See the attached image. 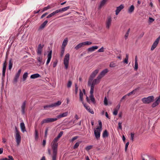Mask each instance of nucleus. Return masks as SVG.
I'll return each mask as SVG.
<instances>
[{
    "label": "nucleus",
    "instance_id": "nucleus-14",
    "mask_svg": "<svg viewBox=\"0 0 160 160\" xmlns=\"http://www.w3.org/2000/svg\"><path fill=\"white\" fill-rule=\"evenodd\" d=\"M112 19L111 17H109L108 18V21L106 23V28L109 29L111 25Z\"/></svg>",
    "mask_w": 160,
    "mask_h": 160
},
{
    "label": "nucleus",
    "instance_id": "nucleus-6",
    "mask_svg": "<svg viewBox=\"0 0 160 160\" xmlns=\"http://www.w3.org/2000/svg\"><path fill=\"white\" fill-rule=\"evenodd\" d=\"M57 120V118H48L43 120L41 122L42 124L45 123H48L53 122Z\"/></svg>",
    "mask_w": 160,
    "mask_h": 160
},
{
    "label": "nucleus",
    "instance_id": "nucleus-16",
    "mask_svg": "<svg viewBox=\"0 0 160 160\" xmlns=\"http://www.w3.org/2000/svg\"><path fill=\"white\" fill-rule=\"evenodd\" d=\"M68 115V112H66L64 113H61L59 115H58L57 116V119H58V118H60L62 117H65L67 116Z\"/></svg>",
    "mask_w": 160,
    "mask_h": 160
},
{
    "label": "nucleus",
    "instance_id": "nucleus-1",
    "mask_svg": "<svg viewBox=\"0 0 160 160\" xmlns=\"http://www.w3.org/2000/svg\"><path fill=\"white\" fill-rule=\"evenodd\" d=\"M100 81V79L98 78V77H97L96 79L94 80H93V78H89L88 82V85L91 87V89L90 91V95L89 96L90 99L87 96L86 97V101L88 103H90V101H91L94 104H95L96 101L93 94L94 86L96 84L99 83Z\"/></svg>",
    "mask_w": 160,
    "mask_h": 160
},
{
    "label": "nucleus",
    "instance_id": "nucleus-33",
    "mask_svg": "<svg viewBox=\"0 0 160 160\" xmlns=\"http://www.w3.org/2000/svg\"><path fill=\"white\" fill-rule=\"evenodd\" d=\"M83 46V44L82 42L80 43L79 44H78L77 46H76L75 48L76 49L78 50L79 48H81Z\"/></svg>",
    "mask_w": 160,
    "mask_h": 160
},
{
    "label": "nucleus",
    "instance_id": "nucleus-10",
    "mask_svg": "<svg viewBox=\"0 0 160 160\" xmlns=\"http://www.w3.org/2000/svg\"><path fill=\"white\" fill-rule=\"evenodd\" d=\"M84 106L85 108L90 113L92 114H94V112L92 109H91L90 107L87 105L85 103H83Z\"/></svg>",
    "mask_w": 160,
    "mask_h": 160
},
{
    "label": "nucleus",
    "instance_id": "nucleus-35",
    "mask_svg": "<svg viewBox=\"0 0 160 160\" xmlns=\"http://www.w3.org/2000/svg\"><path fill=\"white\" fill-rule=\"evenodd\" d=\"M134 6L133 5H131L128 9V12L130 13L132 12L134 10Z\"/></svg>",
    "mask_w": 160,
    "mask_h": 160
},
{
    "label": "nucleus",
    "instance_id": "nucleus-37",
    "mask_svg": "<svg viewBox=\"0 0 160 160\" xmlns=\"http://www.w3.org/2000/svg\"><path fill=\"white\" fill-rule=\"evenodd\" d=\"M128 55L127 54L126 55L125 58L124 59L123 62L126 64L128 63Z\"/></svg>",
    "mask_w": 160,
    "mask_h": 160
},
{
    "label": "nucleus",
    "instance_id": "nucleus-3",
    "mask_svg": "<svg viewBox=\"0 0 160 160\" xmlns=\"http://www.w3.org/2000/svg\"><path fill=\"white\" fill-rule=\"evenodd\" d=\"M99 126L94 129V134L95 138L97 139H99L101 131L102 130V123L101 121H98Z\"/></svg>",
    "mask_w": 160,
    "mask_h": 160
},
{
    "label": "nucleus",
    "instance_id": "nucleus-46",
    "mask_svg": "<svg viewBox=\"0 0 160 160\" xmlns=\"http://www.w3.org/2000/svg\"><path fill=\"white\" fill-rule=\"evenodd\" d=\"M78 138V136L75 137H73L72 138V139L70 140L71 142H73L74 140H75L76 139H77Z\"/></svg>",
    "mask_w": 160,
    "mask_h": 160
},
{
    "label": "nucleus",
    "instance_id": "nucleus-44",
    "mask_svg": "<svg viewBox=\"0 0 160 160\" xmlns=\"http://www.w3.org/2000/svg\"><path fill=\"white\" fill-rule=\"evenodd\" d=\"M63 134V132L62 131L58 135L57 137L58 138H59Z\"/></svg>",
    "mask_w": 160,
    "mask_h": 160
},
{
    "label": "nucleus",
    "instance_id": "nucleus-22",
    "mask_svg": "<svg viewBox=\"0 0 160 160\" xmlns=\"http://www.w3.org/2000/svg\"><path fill=\"white\" fill-rule=\"evenodd\" d=\"M98 48L97 46H93L88 49V51L89 52H91L94 51L95 49H97Z\"/></svg>",
    "mask_w": 160,
    "mask_h": 160
},
{
    "label": "nucleus",
    "instance_id": "nucleus-25",
    "mask_svg": "<svg viewBox=\"0 0 160 160\" xmlns=\"http://www.w3.org/2000/svg\"><path fill=\"white\" fill-rule=\"evenodd\" d=\"M83 93L82 92L81 90H80L79 92V98L80 99L81 101L82 102L83 104L84 103H83Z\"/></svg>",
    "mask_w": 160,
    "mask_h": 160
},
{
    "label": "nucleus",
    "instance_id": "nucleus-29",
    "mask_svg": "<svg viewBox=\"0 0 160 160\" xmlns=\"http://www.w3.org/2000/svg\"><path fill=\"white\" fill-rule=\"evenodd\" d=\"M160 103V102H159L157 100H156V101L154 102L152 104V108H154L158 106L159 103Z\"/></svg>",
    "mask_w": 160,
    "mask_h": 160
},
{
    "label": "nucleus",
    "instance_id": "nucleus-11",
    "mask_svg": "<svg viewBox=\"0 0 160 160\" xmlns=\"http://www.w3.org/2000/svg\"><path fill=\"white\" fill-rule=\"evenodd\" d=\"M44 45L42 46L41 44H39L38 48L37 54L38 55H41L42 53V49Z\"/></svg>",
    "mask_w": 160,
    "mask_h": 160
},
{
    "label": "nucleus",
    "instance_id": "nucleus-18",
    "mask_svg": "<svg viewBox=\"0 0 160 160\" xmlns=\"http://www.w3.org/2000/svg\"><path fill=\"white\" fill-rule=\"evenodd\" d=\"M68 42V39L67 38H66L63 40L62 46V48H65L66 45H67Z\"/></svg>",
    "mask_w": 160,
    "mask_h": 160
},
{
    "label": "nucleus",
    "instance_id": "nucleus-20",
    "mask_svg": "<svg viewBox=\"0 0 160 160\" xmlns=\"http://www.w3.org/2000/svg\"><path fill=\"white\" fill-rule=\"evenodd\" d=\"M21 72V70L20 69L18 70L17 73L16 74L14 78V81L17 82L20 75Z\"/></svg>",
    "mask_w": 160,
    "mask_h": 160
},
{
    "label": "nucleus",
    "instance_id": "nucleus-34",
    "mask_svg": "<svg viewBox=\"0 0 160 160\" xmlns=\"http://www.w3.org/2000/svg\"><path fill=\"white\" fill-rule=\"evenodd\" d=\"M108 136V133L107 131L105 130L104 131L103 134L102 136L103 138L107 137Z\"/></svg>",
    "mask_w": 160,
    "mask_h": 160
},
{
    "label": "nucleus",
    "instance_id": "nucleus-23",
    "mask_svg": "<svg viewBox=\"0 0 160 160\" xmlns=\"http://www.w3.org/2000/svg\"><path fill=\"white\" fill-rule=\"evenodd\" d=\"M40 75L38 74L35 73L32 75L30 76V78L32 79H34L36 78H38L40 77Z\"/></svg>",
    "mask_w": 160,
    "mask_h": 160
},
{
    "label": "nucleus",
    "instance_id": "nucleus-47",
    "mask_svg": "<svg viewBox=\"0 0 160 160\" xmlns=\"http://www.w3.org/2000/svg\"><path fill=\"white\" fill-rule=\"evenodd\" d=\"M72 84V82L71 81H69L68 84H67V87L68 88H70L71 87Z\"/></svg>",
    "mask_w": 160,
    "mask_h": 160
},
{
    "label": "nucleus",
    "instance_id": "nucleus-24",
    "mask_svg": "<svg viewBox=\"0 0 160 160\" xmlns=\"http://www.w3.org/2000/svg\"><path fill=\"white\" fill-rule=\"evenodd\" d=\"M48 22V21L47 20H46L39 27L40 29H42L47 24Z\"/></svg>",
    "mask_w": 160,
    "mask_h": 160
},
{
    "label": "nucleus",
    "instance_id": "nucleus-52",
    "mask_svg": "<svg viewBox=\"0 0 160 160\" xmlns=\"http://www.w3.org/2000/svg\"><path fill=\"white\" fill-rule=\"evenodd\" d=\"M42 58L41 57H39L37 58L38 61L40 63H41Z\"/></svg>",
    "mask_w": 160,
    "mask_h": 160
},
{
    "label": "nucleus",
    "instance_id": "nucleus-38",
    "mask_svg": "<svg viewBox=\"0 0 160 160\" xmlns=\"http://www.w3.org/2000/svg\"><path fill=\"white\" fill-rule=\"evenodd\" d=\"M116 66V64L113 62H111L109 65V67L111 68H114Z\"/></svg>",
    "mask_w": 160,
    "mask_h": 160
},
{
    "label": "nucleus",
    "instance_id": "nucleus-63",
    "mask_svg": "<svg viewBox=\"0 0 160 160\" xmlns=\"http://www.w3.org/2000/svg\"><path fill=\"white\" fill-rule=\"evenodd\" d=\"M46 141L45 139L43 140L42 142V145L43 147H44L46 145Z\"/></svg>",
    "mask_w": 160,
    "mask_h": 160
},
{
    "label": "nucleus",
    "instance_id": "nucleus-4",
    "mask_svg": "<svg viewBox=\"0 0 160 160\" xmlns=\"http://www.w3.org/2000/svg\"><path fill=\"white\" fill-rule=\"evenodd\" d=\"M15 139L17 145H19L21 140V137L20 132L18 130L16 127L15 128Z\"/></svg>",
    "mask_w": 160,
    "mask_h": 160
},
{
    "label": "nucleus",
    "instance_id": "nucleus-26",
    "mask_svg": "<svg viewBox=\"0 0 160 160\" xmlns=\"http://www.w3.org/2000/svg\"><path fill=\"white\" fill-rule=\"evenodd\" d=\"M26 106V102L24 101L22 104V105L21 107L22 109V112L23 114H24L25 113V109Z\"/></svg>",
    "mask_w": 160,
    "mask_h": 160
},
{
    "label": "nucleus",
    "instance_id": "nucleus-8",
    "mask_svg": "<svg viewBox=\"0 0 160 160\" xmlns=\"http://www.w3.org/2000/svg\"><path fill=\"white\" fill-rule=\"evenodd\" d=\"M108 72V70L107 69H105L103 70L101 72L100 74L98 76V78L100 79Z\"/></svg>",
    "mask_w": 160,
    "mask_h": 160
},
{
    "label": "nucleus",
    "instance_id": "nucleus-57",
    "mask_svg": "<svg viewBox=\"0 0 160 160\" xmlns=\"http://www.w3.org/2000/svg\"><path fill=\"white\" fill-rule=\"evenodd\" d=\"M51 107H52V105L51 104L48 105H46L44 106V108L45 109H46V108H51Z\"/></svg>",
    "mask_w": 160,
    "mask_h": 160
},
{
    "label": "nucleus",
    "instance_id": "nucleus-15",
    "mask_svg": "<svg viewBox=\"0 0 160 160\" xmlns=\"http://www.w3.org/2000/svg\"><path fill=\"white\" fill-rule=\"evenodd\" d=\"M7 67L6 61L5 60L3 63L2 68V75L4 76Z\"/></svg>",
    "mask_w": 160,
    "mask_h": 160
},
{
    "label": "nucleus",
    "instance_id": "nucleus-40",
    "mask_svg": "<svg viewBox=\"0 0 160 160\" xmlns=\"http://www.w3.org/2000/svg\"><path fill=\"white\" fill-rule=\"evenodd\" d=\"M106 2V0H102L100 3V6H102L104 5Z\"/></svg>",
    "mask_w": 160,
    "mask_h": 160
},
{
    "label": "nucleus",
    "instance_id": "nucleus-30",
    "mask_svg": "<svg viewBox=\"0 0 160 160\" xmlns=\"http://www.w3.org/2000/svg\"><path fill=\"white\" fill-rule=\"evenodd\" d=\"M15 39V38L14 37H10L9 39V43H10L11 44H12L13 42Z\"/></svg>",
    "mask_w": 160,
    "mask_h": 160
},
{
    "label": "nucleus",
    "instance_id": "nucleus-41",
    "mask_svg": "<svg viewBox=\"0 0 160 160\" xmlns=\"http://www.w3.org/2000/svg\"><path fill=\"white\" fill-rule=\"evenodd\" d=\"M104 105H108V100L106 97L104 98Z\"/></svg>",
    "mask_w": 160,
    "mask_h": 160
},
{
    "label": "nucleus",
    "instance_id": "nucleus-7",
    "mask_svg": "<svg viewBox=\"0 0 160 160\" xmlns=\"http://www.w3.org/2000/svg\"><path fill=\"white\" fill-rule=\"evenodd\" d=\"M160 40V35L156 39V40L153 43L151 48V50H153L157 46Z\"/></svg>",
    "mask_w": 160,
    "mask_h": 160
},
{
    "label": "nucleus",
    "instance_id": "nucleus-45",
    "mask_svg": "<svg viewBox=\"0 0 160 160\" xmlns=\"http://www.w3.org/2000/svg\"><path fill=\"white\" fill-rule=\"evenodd\" d=\"M138 68V63L137 62H135V66L134 69L136 70H137Z\"/></svg>",
    "mask_w": 160,
    "mask_h": 160
},
{
    "label": "nucleus",
    "instance_id": "nucleus-27",
    "mask_svg": "<svg viewBox=\"0 0 160 160\" xmlns=\"http://www.w3.org/2000/svg\"><path fill=\"white\" fill-rule=\"evenodd\" d=\"M57 13H58V11H57V10L55 11L52 12L51 13H50L47 16V18H50L52 17V16H54L55 14H57Z\"/></svg>",
    "mask_w": 160,
    "mask_h": 160
},
{
    "label": "nucleus",
    "instance_id": "nucleus-62",
    "mask_svg": "<svg viewBox=\"0 0 160 160\" xmlns=\"http://www.w3.org/2000/svg\"><path fill=\"white\" fill-rule=\"evenodd\" d=\"M48 131V129L47 128L45 130V138H46L47 137Z\"/></svg>",
    "mask_w": 160,
    "mask_h": 160
},
{
    "label": "nucleus",
    "instance_id": "nucleus-28",
    "mask_svg": "<svg viewBox=\"0 0 160 160\" xmlns=\"http://www.w3.org/2000/svg\"><path fill=\"white\" fill-rule=\"evenodd\" d=\"M142 160H149V156L147 155H144L142 157Z\"/></svg>",
    "mask_w": 160,
    "mask_h": 160
},
{
    "label": "nucleus",
    "instance_id": "nucleus-58",
    "mask_svg": "<svg viewBox=\"0 0 160 160\" xmlns=\"http://www.w3.org/2000/svg\"><path fill=\"white\" fill-rule=\"evenodd\" d=\"M122 122H119L118 123V128H119L121 129L122 128Z\"/></svg>",
    "mask_w": 160,
    "mask_h": 160
},
{
    "label": "nucleus",
    "instance_id": "nucleus-49",
    "mask_svg": "<svg viewBox=\"0 0 160 160\" xmlns=\"http://www.w3.org/2000/svg\"><path fill=\"white\" fill-rule=\"evenodd\" d=\"M65 50V48H62V50L61 51V56L62 57L63 55Z\"/></svg>",
    "mask_w": 160,
    "mask_h": 160
},
{
    "label": "nucleus",
    "instance_id": "nucleus-48",
    "mask_svg": "<svg viewBox=\"0 0 160 160\" xmlns=\"http://www.w3.org/2000/svg\"><path fill=\"white\" fill-rule=\"evenodd\" d=\"M92 147V145H89L86 147L85 149L86 150L88 151Z\"/></svg>",
    "mask_w": 160,
    "mask_h": 160
},
{
    "label": "nucleus",
    "instance_id": "nucleus-31",
    "mask_svg": "<svg viewBox=\"0 0 160 160\" xmlns=\"http://www.w3.org/2000/svg\"><path fill=\"white\" fill-rule=\"evenodd\" d=\"M61 102L60 101H58L56 103H54L52 104V107H55L57 106H58L60 105L61 104Z\"/></svg>",
    "mask_w": 160,
    "mask_h": 160
},
{
    "label": "nucleus",
    "instance_id": "nucleus-32",
    "mask_svg": "<svg viewBox=\"0 0 160 160\" xmlns=\"http://www.w3.org/2000/svg\"><path fill=\"white\" fill-rule=\"evenodd\" d=\"M82 142L81 141L78 142L76 143L75 145H74L73 148L74 149H75L77 148L79 146V144Z\"/></svg>",
    "mask_w": 160,
    "mask_h": 160
},
{
    "label": "nucleus",
    "instance_id": "nucleus-50",
    "mask_svg": "<svg viewBox=\"0 0 160 160\" xmlns=\"http://www.w3.org/2000/svg\"><path fill=\"white\" fill-rule=\"evenodd\" d=\"M130 28H129L128 30V31L127 32V33L125 35V38L126 39H127V38H128V34H129V32H130Z\"/></svg>",
    "mask_w": 160,
    "mask_h": 160
},
{
    "label": "nucleus",
    "instance_id": "nucleus-60",
    "mask_svg": "<svg viewBox=\"0 0 160 160\" xmlns=\"http://www.w3.org/2000/svg\"><path fill=\"white\" fill-rule=\"evenodd\" d=\"M156 146L154 144L151 145V149H154L156 148Z\"/></svg>",
    "mask_w": 160,
    "mask_h": 160
},
{
    "label": "nucleus",
    "instance_id": "nucleus-59",
    "mask_svg": "<svg viewBox=\"0 0 160 160\" xmlns=\"http://www.w3.org/2000/svg\"><path fill=\"white\" fill-rule=\"evenodd\" d=\"M129 142H127L126 143V144L125 146V151H127V150L128 147V145H129Z\"/></svg>",
    "mask_w": 160,
    "mask_h": 160
},
{
    "label": "nucleus",
    "instance_id": "nucleus-9",
    "mask_svg": "<svg viewBox=\"0 0 160 160\" xmlns=\"http://www.w3.org/2000/svg\"><path fill=\"white\" fill-rule=\"evenodd\" d=\"M124 5L123 4H121L119 7H117L115 11L116 15H118L121 10L124 8Z\"/></svg>",
    "mask_w": 160,
    "mask_h": 160
},
{
    "label": "nucleus",
    "instance_id": "nucleus-64",
    "mask_svg": "<svg viewBox=\"0 0 160 160\" xmlns=\"http://www.w3.org/2000/svg\"><path fill=\"white\" fill-rule=\"evenodd\" d=\"M156 100L160 102V95L156 98Z\"/></svg>",
    "mask_w": 160,
    "mask_h": 160
},
{
    "label": "nucleus",
    "instance_id": "nucleus-61",
    "mask_svg": "<svg viewBox=\"0 0 160 160\" xmlns=\"http://www.w3.org/2000/svg\"><path fill=\"white\" fill-rule=\"evenodd\" d=\"M154 100V97L153 96H151L150 97V101L151 102H152Z\"/></svg>",
    "mask_w": 160,
    "mask_h": 160
},
{
    "label": "nucleus",
    "instance_id": "nucleus-36",
    "mask_svg": "<svg viewBox=\"0 0 160 160\" xmlns=\"http://www.w3.org/2000/svg\"><path fill=\"white\" fill-rule=\"evenodd\" d=\"M28 73L27 72H26L24 73L23 75V80L25 81L26 80V78L28 77Z\"/></svg>",
    "mask_w": 160,
    "mask_h": 160
},
{
    "label": "nucleus",
    "instance_id": "nucleus-12",
    "mask_svg": "<svg viewBox=\"0 0 160 160\" xmlns=\"http://www.w3.org/2000/svg\"><path fill=\"white\" fill-rule=\"evenodd\" d=\"M142 101L144 103H149L150 102V96H149L147 98H143L142 99Z\"/></svg>",
    "mask_w": 160,
    "mask_h": 160
},
{
    "label": "nucleus",
    "instance_id": "nucleus-21",
    "mask_svg": "<svg viewBox=\"0 0 160 160\" xmlns=\"http://www.w3.org/2000/svg\"><path fill=\"white\" fill-rule=\"evenodd\" d=\"M69 8H70L69 6H67L66 7L62 8L61 9H59L57 10V11H58V13L61 12H64V11H67L68 9H69Z\"/></svg>",
    "mask_w": 160,
    "mask_h": 160
},
{
    "label": "nucleus",
    "instance_id": "nucleus-5",
    "mask_svg": "<svg viewBox=\"0 0 160 160\" xmlns=\"http://www.w3.org/2000/svg\"><path fill=\"white\" fill-rule=\"evenodd\" d=\"M70 55L69 53H67L65 56L64 60L63 63L65 65V68L67 69L68 67L69 61V60Z\"/></svg>",
    "mask_w": 160,
    "mask_h": 160
},
{
    "label": "nucleus",
    "instance_id": "nucleus-56",
    "mask_svg": "<svg viewBox=\"0 0 160 160\" xmlns=\"http://www.w3.org/2000/svg\"><path fill=\"white\" fill-rule=\"evenodd\" d=\"M12 67V64L11 62V61H10L9 62V69H10Z\"/></svg>",
    "mask_w": 160,
    "mask_h": 160
},
{
    "label": "nucleus",
    "instance_id": "nucleus-53",
    "mask_svg": "<svg viewBox=\"0 0 160 160\" xmlns=\"http://www.w3.org/2000/svg\"><path fill=\"white\" fill-rule=\"evenodd\" d=\"M75 93L76 94H77L78 92V87L77 85L76 84L75 85Z\"/></svg>",
    "mask_w": 160,
    "mask_h": 160
},
{
    "label": "nucleus",
    "instance_id": "nucleus-55",
    "mask_svg": "<svg viewBox=\"0 0 160 160\" xmlns=\"http://www.w3.org/2000/svg\"><path fill=\"white\" fill-rule=\"evenodd\" d=\"M98 52H104V48L102 47L101 48L98 50Z\"/></svg>",
    "mask_w": 160,
    "mask_h": 160
},
{
    "label": "nucleus",
    "instance_id": "nucleus-19",
    "mask_svg": "<svg viewBox=\"0 0 160 160\" xmlns=\"http://www.w3.org/2000/svg\"><path fill=\"white\" fill-rule=\"evenodd\" d=\"M20 126L21 130L23 132H25L26 131L25 124L24 122H22L20 124Z\"/></svg>",
    "mask_w": 160,
    "mask_h": 160
},
{
    "label": "nucleus",
    "instance_id": "nucleus-43",
    "mask_svg": "<svg viewBox=\"0 0 160 160\" xmlns=\"http://www.w3.org/2000/svg\"><path fill=\"white\" fill-rule=\"evenodd\" d=\"M35 138L36 139H38V132L37 130H35Z\"/></svg>",
    "mask_w": 160,
    "mask_h": 160
},
{
    "label": "nucleus",
    "instance_id": "nucleus-42",
    "mask_svg": "<svg viewBox=\"0 0 160 160\" xmlns=\"http://www.w3.org/2000/svg\"><path fill=\"white\" fill-rule=\"evenodd\" d=\"M50 6L48 5V6H47L46 7H44L43 8V10L42 11V12H44V11H45L47 10H48V9H50Z\"/></svg>",
    "mask_w": 160,
    "mask_h": 160
},
{
    "label": "nucleus",
    "instance_id": "nucleus-13",
    "mask_svg": "<svg viewBox=\"0 0 160 160\" xmlns=\"http://www.w3.org/2000/svg\"><path fill=\"white\" fill-rule=\"evenodd\" d=\"M99 70L98 69H96L94 71H93L91 75L90 76V78H94L96 76V75L98 72Z\"/></svg>",
    "mask_w": 160,
    "mask_h": 160
},
{
    "label": "nucleus",
    "instance_id": "nucleus-2",
    "mask_svg": "<svg viewBox=\"0 0 160 160\" xmlns=\"http://www.w3.org/2000/svg\"><path fill=\"white\" fill-rule=\"evenodd\" d=\"M59 139L56 137L54 139L52 142L51 147L52 150V160H56L58 145L57 142Z\"/></svg>",
    "mask_w": 160,
    "mask_h": 160
},
{
    "label": "nucleus",
    "instance_id": "nucleus-17",
    "mask_svg": "<svg viewBox=\"0 0 160 160\" xmlns=\"http://www.w3.org/2000/svg\"><path fill=\"white\" fill-rule=\"evenodd\" d=\"M52 57V51H50L48 55V59L46 64L47 65L49 62Z\"/></svg>",
    "mask_w": 160,
    "mask_h": 160
},
{
    "label": "nucleus",
    "instance_id": "nucleus-39",
    "mask_svg": "<svg viewBox=\"0 0 160 160\" xmlns=\"http://www.w3.org/2000/svg\"><path fill=\"white\" fill-rule=\"evenodd\" d=\"M83 45H89L92 44V42H90L86 41L84 42H82Z\"/></svg>",
    "mask_w": 160,
    "mask_h": 160
},
{
    "label": "nucleus",
    "instance_id": "nucleus-51",
    "mask_svg": "<svg viewBox=\"0 0 160 160\" xmlns=\"http://www.w3.org/2000/svg\"><path fill=\"white\" fill-rule=\"evenodd\" d=\"M134 136V133H131V140L132 142H133V141Z\"/></svg>",
    "mask_w": 160,
    "mask_h": 160
},
{
    "label": "nucleus",
    "instance_id": "nucleus-54",
    "mask_svg": "<svg viewBox=\"0 0 160 160\" xmlns=\"http://www.w3.org/2000/svg\"><path fill=\"white\" fill-rule=\"evenodd\" d=\"M118 109H115L113 112V114L115 115H117L118 112Z\"/></svg>",
    "mask_w": 160,
    "mask_h": 160
}]
</instances>
